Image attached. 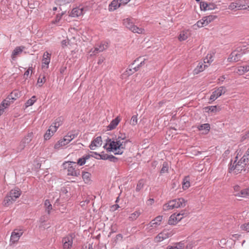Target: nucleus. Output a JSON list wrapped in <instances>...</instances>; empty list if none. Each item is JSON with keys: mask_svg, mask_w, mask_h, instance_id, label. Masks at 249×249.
I'll return each instance as SVG.
<instances>
[{"mask_svg": "<svg viewBox=\"0 0 249 249\" xmlns=\"http://www.w3.org/2000/svg\"><path fill=\"white\" fill-rule=\"evenodd\" d=\"M128 142L125 133H119L117 137L112 140L111 139L107 140L106 143L104 148L107 151L112 152L115 155H121L125 148V145Z\"/></svg>", "mask_w": 249, "mask_h": 249, "instance_id": "nucleus-1", "label": "nucleus"}, {"mask_svg": "<svg viewBox=\"0 0 249 249\" xmlns=\"http://www.w3.org/2000/svg\"><path fill=\"white\" fill-rule=\"evenodd\" d=\"M186 205V201L183 198L175 199L169 201L163 206L164 211H168L175 208L183 207Z\"/></svg>", "mask_w": 249, "mask_h": 249, "instance_id": "nucleus-2", "label": "nucleus"}, {"mask_svg": "<svg viewBox=\"0 0 249 249\" xmlns=\"http://www.w3.org/2000/svg\"><path fill=\"white\" fill-rule=\"evenodd\" d=\"M64 168L67 169V175L68 176L78 177L80 174V171L76 169V163L72 161H66L63 163Z\"/></svg>", "mask_w": 249, "mask_h": 249, "instance_id": "nucleus-3", "label": "nucleus"}, {"mask_svg": "<svg viewBox=\"0 0 249 249\" xmlns=\"http://www.w3.org/2000/svg\"><path fill=\"white\" fill-rule=\"evenodd\" d=\"M245 46L243 47H239L237 49L233 51L228 58V61L230 62H237L241 59L243 53H245Z\"/></svg>", "mask_w": 249, "mask_h": 249, "instance_id": "nucleus-4", "label": "nucleus"}, {"mask_svg": "<svg viewBox=\"0 0 249 249\" xmlns=\"http://www.w3.org/2000/svg\"><path fill=\"white\" fill-rule=\"evenodd\" d=\"M124 25L131 31L135 33L142 34L144 32V29L142 28H139L137 26L133 24V23L130 18H126L123 20Z\"/></svg>", "mask_w": 249, "mask_h": 249, "instance_id": "nucleus-5", "label": "nucleus"}, {"mask_svg": "<svg viewBox=\"0 0 249 249\" xmlns=\"http://www.w3.org/2000/svg\"><path fill=\"white\" fill-rule=\"evenodd\" d=\"M33 137L32 132L29 133L20 142L19 145L16 149L17 152H20L22 151L26 145H27L32 141Z\"/></svg>", "mask_w": 249, "mask_h": 249, "instance_id": "nucleus-6", "label": "nucleus"}, {"mask_svg": "<svg viewBox=\"0 0 249 249\" xmlns=\"http://www.w3.org/2000/svg\"><path fill=\"white\" fill-rule=\"evenodd\" d=\"M187 213L181 212L178 213H174L172 214L168 220L169 225H176L178 222L180 221L184 216H186Z\"/></svg>", "mask_w": 249, "mask_h": 249, "instance_id": "nucleus-7", "label": "nucleus"}, {"mask_svg": "<svg viewBox=\"0 0 249 249\" xmlns=\"http://www.w3.org/2000/svg\"><path fill=\"white\" fill-rule=\"evenodd\" d=\"M23 231L21 229H15L11 233L10 239V245H12L17 243L20 237L22 235Z\"/></svg>", "mask_w": 249, "mask_h": 249, "instance_id": "nucleus-8", "label": "nucleus"}, {"mask_svg": "<svg viewBox=\"0 0 249 249\" xmlns=\"http://www.w3.org/2000/svg\"><path fill=\"white\" fill-rule=\"evenodd\" d=\"M226 91V89L225 87L223 86L220 87L212 92V94L210 97V100L212 101H214L218 97L224 94Z\"/></svg>", "mask_w": 249, "mask_h": 249, "instance_id": "nucleus-9", "label": "nucleus"}, {"mask_svg": "<svg viewBox=\"0 0 249 249\" xmlns=\"http://www.w3.org/2000/svg\"><path fill=\"white\" fill-rule=\"evenodd\" d=\"M87 10V8L84 7L82 5H80L78 7H76L72 9L71 13V16L72 17H78L83 15Z\"/></svg>", "mask_w": 249, "mask_h": 249, "instance_id": "nucleus-10", "label": "nucleus"}, {"mask_svg": "<svg viewBox=\"0 0 249 249\" xmlns=\"http://www.w3.org/2000/svg\"><path fill=\"white\" fill-rule=\"evenodd\" d=\"M63 247L64 249H70L73 243V238L71 236H67L62 239Z\"/></svg>", "mask_w": 249, "mask_h": 249, "instance_id": "nucleus-11", "label": "nucleus"}, {"mask_svg": "<svg viewBox=\"0 0 249 249\" xmlns=\"http://www.w3.org/2000/svg\"><path fill=\"white\" fill-rule=\"evenodd\" d=\"M238 10H249V1L246 0H236V3Z\"/></svg>", "mask_w": 249, "mask_h": 249, "instance_id": "nucleus-12", "label": "nucleus"}, {"mask_svg": "<svg viewBox=\"0 0 249 249\" xmlns=\"http://www.w3.org/2000/svg\"><path fill=\"white\" fill-rule=\"evenodd\" d=\"M249 71V64L237 67L235 69L234 72L240 75H243Z\"/></svg>", "mask_w": 249, "mask_h": 249, "instance_id": "nucleus-13", "label": "nucleus"}, {"mask_svg": "<svg viewBox=\"0 0 249 249\" xmlns=\"http://www.w3.org/2000/svg\"><path fill=\"white\" fill-rule=\"evenodd\" d=\"M102 143V138L101 136H98L91 142V143L89 145V148L91 150H95L97 147H100Z\"/></svg>", "mask_w": 249, "mask_h": 249, "instance_id": "nucleus-14", "label": "nucleus"}, {"mask_svg": "<svg viewBox=\"0 0 249 249\" xmlns=\"http://www.w3.org/2000/svg\"><path fill=\"white\" fill-rule=\"evenodd\" d=\"M25 49V47L23 46L16 47L13 51L11 54V59L12 60H15L17 57L19 56Z\"/></svg>", "mask_w": 249, "mask_h": 249, "instance_id": "nucleus-15", "label": "nucleus"}, {"mask_svg": "<svg viewBox=\"0 0 249 249\" xmlns=\"http://www.w3.org/2000/svg\"><path fill=\"white\" fill-rule=\"evenodd\" d=\"M51 53H49L48 52H46L44 53L42 59V68H46L47 69L49 66V64L50 62V58H51Z\"/></svg>", "mask_w": 249, "mask_h": 249, "instance_id": "nucleus-16", "label": "nucleus"}, {"mask_svg": "<svg viewBox=\"0 0 249 249\" xmlns=\"http://www.w3.org/2000/svg\"><path fill=\"white\" fill-rule=\"evenodd\" d=\"M170 235V233L168 231H163L155 237V240L157 242H161L163 240L168 238Z\"/></svg>", "mask_w": 249, "mask_h": 249, "instance_id": "nucleus-17", "label": "nucleus"}, {"mask_svg": "<svg viewBox=\"0 0 249 249\" xmlns=\"http://www.w3.org/2000/svg\"><path fill=\"white\" fill-rule=\"evenodd\" d=\"M208 65L205 64L203 62H199L196 67L193 71V74L196 75L199 73L203 71L206 68L208 67Z\"/></svg>", "mask_w": 249, "mask_h": 249, "instance_id": "nucleus-18", "label": "nucleus"}, {"mask_svg": "<svg viewBox=\"0 0 249 249\" xmlns=\"http://www.w3.org/2000/svg\"><path fill=\"white\" fill-rule=\"evenodd\" d=\"M191 36V31L189 30H185L181 31L178 37L180 41L186 40Z\"/></svg>", "mask_w": 249, "mask_h": 249, "instance_id": "nucleus-19", "label": "nucleus"}, {"mask_svg": "<svg viewBox=\"0 0 249 249\" xmlns=\"http://www.w3.org/2000/svg\"><path fill=\"white\" fill-rule=\"evenodd\" d=\"M8 195L10 196V197H12L15 201L20 196L21 192L19 189L15 188L11 190Z\"/></svg>", "mask_w": 249, "mask_h": 249, "instance_id": "nucleus-20", "label": "nucleus"}, {"mask_svg": "<svg viewBox=\"0 0 249 249\" xmlns=\"http://www.w3.org/2000/svg\"><path fill=\"white\" fill-rule=\"evenodd\" d=\"M62 119L61 117L57 118L54 122L51 125L53 131H56L57 128L62 124Z\"/></svg>", "mask_w": 249, "mask_h": 249, "instance_id": "nucleus-21", "label": "nucleus"}, {"mask_svg": "<svg viewBox=\"0 0 249 249\" xmlns=\"http://www.w3.org/2000/svg\"><path fill=\"white\" fill-rule=\"evenodd\" d=\"M121 4L120 3V0H113L111 3L109 5V11H114L117 9L118 8L120 7Z\"/></svg>", "mask_w": 249, "mask_h": 249, "instance_id": "nucleus-22", "label": "nucleus"}, {"mask_svg": "<svg viewBox=\"0 0 249 249\" xmlns=\"http://www.w3.org/2000/svg\"><path fill=\"white\" fill-rule=\"evenodd\" d=\"M162 219V216H158L154 219L152 220L150 223V227H156L158 225H160V222Z\"/></svg>", "mask_w": 249, "mask_h": 249, "instance_id": "nucleus-23", "label": "nucleus"}, {"mask_svg": "<svg viewBox=\"0 0 249 249\" xmlns=\"http://www.w3.org/2000/svg\"><path fill=\"white\" fill-rule=\"evenodd\" d=\"M20 96V92L18 90H14L6 98L7 100H12L13 101L16 100Z\"/></svg>", "mask_w": 249, "mask_h": 249, "instance_id": "nucleus-24", "label": "nucleus"}, {"mask_svg": "<svg viewBox=\"0 0 249 249\" xmlns=\"http://www.w3.org/2000/svg\"><path fill=\"white\" fill-rule=\"evenodd\" d=\"M121 119L119 117H116L115 119L113 120L108 126V130H112L114 129L120 122Z\"/></svg>", "mask_w": 249, "mask_h": 249, "instance_id": "nucleus-25", "label": "nucleus"}, {"mask_svg": "<svg viewBox=\"0 0 249 249\" xmlns=\"http://www.w3.org/2000/svg\"><path fill=\"white\" fill-rule=\"evenodd\" d=\"M141 214V211L140 210H138L129 215L128 220L131 221H134L139 217Z\"/></svg>", "mask_w": 249, "mask_h": 249, "instance_id": "nucleus-26", "label": "nucleus"}, {"mask_svg": "<svg viewBox=\"0 0 249 249\" xmlns=\"http://www.w3.org/2000/svg\"><path fill=\"white\" fill-rule=\"evenodd\" d=\"M108 44L107 42H102L99 45L96 46L97 50L98 52H102L107 49Z\"/></svg>", "mask_w": 249, "mask_h": 249, "instance_id": "nucleus-27", "label": "nucleus"}, {"mask_svg": "<svg viewBox=\"0 0 249 249\" xmlns=\"http://www.w3.org/2000/svg\"><path fill=\"white\" fill-rule=\"evenodd\" d=\"M236 161V160L234 161L233 163L231 162L229 169L230 172H233L235 174H237L240 171H242V169H237L235 167Z\"/></svg>", "mask_w": 249, "mask_h": 249, "instance_id": "nucleus-28", "label": "nucleus"}, {"mask_svg": "<svg viewBox=\"0 0 249 249\" xmlns=\"http://www.w3.org/2000/svg\"><path fill=\"white\" fill-rule=\"evenodd\" d=\"M82 177L85 183H88L90 181L91 174L89 172H83Z\"/></svg>", "mask_w": 249, "mask_h": 249, "instance_id": "nucleus-29", "label": "nucleus"}, {"mask_svg": "<svg viewBox=\"0 0 249 249\" xmlns=\"http://www.w3.org/2000/svg\"><path fill=\"white\" fill-rule=\"evenodd\" d=\"M236 196L242 197L249 196V188L241 190L240 194H236Z\"/></svg>", "mask_w": 249, "mask_h": 249, "instance_id": "nucleus-30", "label": "nucleus"}, {"mask_svg": "<svg viewBox=\"0 0 249 249\" xmlns=\"http://www.w3.org/2000/svg\"><path fill=\"white\" fill-rule=\"evenodd\" d=\"M78 134V132L77 131L74 130L71 132H69L67 133L66 136V138L70 139V142H71L73 139L76 138Z\"/></svg>", "mask_w": 249, "mask_h": 249, "instance_id": "nucleus-31", "label": "nucleus"}, {"mask_svg": "<svg viewBox=\"0 0 249 249\" xmlns=\"http://www.w3.org/2000/svg\"><path fill=\"white\" fill-rule=\"evenodd\" d=\"M9 105V101L5 100L0 105V116L3 113L4 109Z\"/></svg>", "mask_w": 249, "mask_h": 249, "instance_id": "nucleus-32", "label": "nucleus"}, {"mask_svg": "<svg viewBox=\"0 0 249 249\" xmlns=\"http://www.w3.org/2000/svg\"><path fill=\"white\" fill-rule=\"evenodd\" d=\"M55 132L56 131H53V129L50 126L49 128L46 131V133L44 134V139L46 140H49Z\"/></svg>", "mask_w": 249, "mask_h": 249, "instance_id": "nucleus-33", "label": "nucleus"}, {"mask_svg": "<svg viewBox=\"0 0 249 249\" xmlns=\"http://www.w3.org/2000/svg\"><path fill=\"white\" fill-rule=\"evenodd\" d=\"M14 201L15 200H14V199L12 197H10V196L8 195L5 197L3 202V204L5 206H8L12 204Z\"/></svg>", "mask_w": 249, "mask_h": 249, "instance_id": "nucleus-34", "label": "nucleus"}, {"mask_svg": "<svg viewBox=\"0 0 249 249\" xmlns=\"http://www.w3.org/2000/svg\"><path fill=\"white\" fill-rule=\"evenodd\" d=\"M198 129L200 131L204 130L205 133H207L210 130V125L208 124H204L199 125Z\"/></svg>", "mask_w": 249, "mask_h": 249, "instance_id": "nucleus-35", "label": "nucleus"}, {"mask_svg": "<svg viewBox=\"0 0 249 249\" xmlns=\"http://www.w3.org/2000/svg\"><path fill=\"white\" fill-rule=\"evenodd\" d=\"M190 186L189 177H185L182 182V188L184 190L188 189Z\"/></svg>", "mask_w": 249, "mask_h": 249, "instance_id": "nucleus-36", "label": "nucleus"}, {"mask_svg": "<svg viewBox=\"0 0 249 249\" xmlns=\"http://www.w3.org/2000/svg\"><path fill=\"white\" fill-rule=\"evenodd\" d=\"M213 56L212 54H208L206 57L204 59L203 63L208 66L211 62L213 61Z\"/></svg>", "mask_w": 249, "mask_h": 249, "instance_id": "nucleus-37", "label": "nucleus"}, {"mask_svg": "<svg viewBox=\"0 0 249 249\" xmlns=\"http://www.w3.org/2000/svg\"><path fill=\"white\" fill-rule=\"evenodd\" d=\"M46 77L44 74L40 75L38 78L37 84L39 87H41L42 85L46 82Z\"/></svg>", "mask_w": 249, "mask_h": 249, "instance_id": "nucleus-38", "label": "nucleus"}, {"mask_svg": "<svg viewBox=\"0 0 249 249\" xmlns=\"http://www.w3.org/2000/svg\"><path fill=\"white\" fill-rule=\"evenodd\" d=\"M44 205L46 207V211L47 213L49 214L50 213L51 211L52 210L53 207L52 205L51 204L50 201L48 199H46L44 202Z\"/></svg>", "mask_w": 249, "mask_h": 249, "instance_id": "nucleus-39", "label": "nucleus"}, {"mask_svg": "<svg viewBox=\"0 0 249 249\" xmlns=\"http://www.w3.org/2000/svg\"><path fill=\"white\" fill-rule=\"evenodd\" d=\"M89 156L87 155L85 157L79 158L77 160V164L80 166L84 165L86 163V160L89 159Z\"/></svg>", "mask_w": 249, "mask_h": 249, "instance_id": "nucleus-40", "label": "nucleus"}, {"mask_svg": "<svg viewBox=\"0 0 249 249\" xmlns=\"http://www.w3.org/2000/svg\"><path fill=\"white\" fill-rule=\"evenodd\" d=\"M140 60H141L140 64V65H138V67H137V68L136 67H133V66L134 65V64H133L131 65V68L134 70V71H132V72H134V71H138V69L139 68L140 65H142V64L144 63V59H142V57H140V58H138L137 60H135L134 62L135 63L139 62L140 61Z\"/></svg>", "mask_w": 249, "mask_h": 249, "instance_id": "nucleus-41", "label": "nucleus"}, {"mask_svg": "<svg viewBox=\"0 0 249 249\" xmlns=\"http://www.w3.org/2000/svg\"><path fill=\"white\" fill-rule=\"evenodd\" d=\"M217 17L215 15H209L208 16L204 17V18L206 21L205 23L208 25L212 21H213Z\"/></svg>", "mask_w": 249, "mask_h": 249, "instance_id": "nucleus-42", "label": "nucleus"}, {"mask_svg": "<svg viewBox=\"0 0 249 249\" xmlns=\"http://www.w3.org/2000/svg\"><path fill=\"white\" fill-rule=\"evenodd\" d=\"M75 0H55L56 3L57 4L60 5H65L66 4L70 3L73 2Z\"/></svg>", "mask_w": 249, "mask_h": 249, "instance_id": "nucleus-43", "label": "nucleus"}, {"mask_svg": "<svg viewBox=\"0 0 249 249\" xmlns=\"http://www.w3.org/2000/svg\"><path fill=\"white\" fill-rule=\"evenodd\" d=\"M66 145L65 142H63L62 139L58 141L54 145V148L55 149H59L61 147Z\"/></svg>", "mask_w": 249, "mask_h": 249, "instance_id": "nucleus-44", "label": "nucleus"}, {"mask_svg": "<svg viewBox=\"0 0 249 249\" xmlns=\"http://www.w3.org/2000/svg\"><path fill=\"white\" fill-rule=\"evenodd\" d=\"M36 101V97L35 96H33L30 99L28 100L26 102V107H28L29 106H32Z\"/></svg>", "mask_w": 249, "mask_h": 249, "instance_id": "nucleus-45", "label": "nucleus"}, {"mask_svg": "<svg viewBox=\"0 0 249 249\" xmlns=\"http://www.w3.org/2000/svg\"><path fill=\"white\" fill-rule=\"evenodd\" d=\"M168 171V165L167 162H163L162 164V167L160 171V174H164L165 173H167Z\"/></svg>", "mask_w": 249, "mask_h": 249, "instance_id": "nucleus-46", "label": "nucleus"}, {"mask_svg": "<svg viewBox=\"0 0 249 249\" xmlns=\"http://www.w3.org/2000/svg\"><path fill=\"white\" fill-rule=\"evenodd\" d=\"M205 23H206V21H205V19L204 18H203L201 19L198 20L196 22V25L199 28L202 27L207 25V24H206Z\"/></svg>", "mask_w": 249, "mask_h": 249, "instance_id": "nucleus-47", "label": "nucleus"}, {"mask_svg": "<svg viewBox=\"0 0 249 249\" xmlns=\"http://www.w3.org/2000/svg\"><path fill=\"white\" fill-rule=\"evenodd\" d=\"M137 123H138L137 115L132 116L131 118L130 121V124L134 126L137 124Z\"/></svg>", "mask_w": 249, "mask_h": 249, "instance_id": "nucleus-48", "label": "nucleus"}, {"mask_svg": "<svg viewBox=\"0 0 249 249\" xmlns=\"http://www.w3.org/2000/svg\"><path fill=\"white\" fill-rule=\"evenodd\" d=\"M94 154L97 155L99 157V158H97L98 159H102L104 160H108V158H109V155L106 154H97L96 152H94Z\"/></svg>", "mask_w": 249, "mask_h": 249, "instance_id": "nucleus-49", "label": "nucleus"}, {"mask_svg": "<svg viewBox=\"0 0 249 249\" xmlns=\"http://www.w3.org/2000/svg\"><path fill=\"white\" fill-rule=\"evenodd\" d=\"M249 160V155L246 153L240 160L241 161V163H244L246 164V162H247Z\"/></svg>", "mask_w": 249, "mask_h": 249, "instance_id": "nucleus-50", "label": "nucleus"}, {"mask_svg": "<svg viewBox=\"0 0 249 249\" xmlns=\"http://www.w3.org/2000/svg\"><path fill=\"white\" fill-rule=\"evenodd\" d=\"M208 3L205 2H201L200 3V8L202 10H208Z\"/></svg>", "mask_w": 249, "mask_h": 249, "instance_id": "nucleus-51", "label": "nucleus"}, {"mask_svg": "<svg viewBox=\"0 0 249 249\" xmlns=\"http://www.w3.org/2000/svg\"><path fill=\"white\" fill-rule=\"evenodd\" d=\"M32 67H30L28 68V69L25 72L24 74V78L25 79H27L29 76V75H30V71H32Z\"/></svg>", "mask_w": 249, "mask_h": 249, "instance_id": "nucleus-52", "label": "nucleus"}, {"mask_svg": "<svg viewBox=\"0 0 249 249\" xmlns=\"http://www.w3.org/2000/svg\"><path fill=\"white\" fill-rule=\"evenodd\" d=\"M206 109H208V111L211 112H216L217 111V107L215 106H209L205 108Z\"/></svg>", "mask_w": 249, "mask_h": 249, "instance_id": "nucleus-53", "label": "nucleus"}, {"mask_svg": "<svg viewBox=\"0 0 249 249\" xmlns=\"http://www.w3.org/2000/svg\"><path fill=\"white\" fill-rule=\"evenodd\" d=\"M208 10H214L217 8L216 5L213 3H208Z\"/></svg>", "mask_w": 249, "mask_h": 249, "instance_id": "nucleus-54", "label": "nucleus"}, {"mask_svg": "<svg viewBox=\"0 0 249 249\" xmlns=\"http://www.w3.org/2000/svg\"><path fill=\"white\" fill-rule=\"evenodd\" d=\"M233 190H234L233 193H234V195L235 196H236V194H240V192L241 190H240L239 186H238V185L234 186L233 187Z\"/></svg>", "mask_w": 249, "mask_h": 249, "instance_id": "nucleus-55", "label": "nucleus"}, {"mask_svg": "<svg viewBox=\"0 0 249 249\" xmlns=\"http://www.w3.org/2000/svg\"><path fill=\"white\" fill-rule=\"evenodd\" d=\"M235 3H236V0L233 2L231 3L229 6V9L231 10H233L236 8L237 9V5Z\"/></svg>", "mask_w": 249, "mask_h": 249, "instance_id": "nucleus-56", "label": "nucleus"}, {"mask_svg": "<svg viewBox=\"0 0 249 249\" xmlns=\"http://www.w3.org/2000/svg\"><path fill=\"white\" fill-rule=\"evenodd\" d=\"M241 228L244 231L249 232V222L247 224L241 225Z\"/></svg>", "mask_w": 249, "mask_h": 249, "instance_id": "nucleus-57", "label": "nucleus"}, {"mask_svg": "<svg viewBox=\"0 0 249 249\" xmlns=\"http://www.w3.org/2000/svg\"><path fill=\"white\" fill-rule=\"evenodd\" d=\"M143 183L142 181H139L137 185L136 190L138 192L143 187Z\"/></svg>", "mask_w": 249, "mask_h": 249, "instance_id": "nucleus-58", "label": "nucleus"}, {"mask_svg": "<svg viewBox=\"0 0 249 249\" xmlns=\"http://www.w3.org/2000/svg\"><path fill=\"white\" fill-rule=\"evenodd\" d=\"M174 246L176 248H177V249H182L184 247V243L179 242L176 244Z\"/></svg>", "mask_w": 249, "mask_h": 249, "instance_id": "nucleus-59", "label": "nucleus"}, {"mask_svg": "<svg viewBox=\"0 0 249 249\" xmlns=\"http://www.w3.org/2000/svg\"><path fill=\"white\" fill-rule=\"evenodd\" d=\"M100 53V52H98L97 50V47H95V48L93 50H91L89 52V53H90V55H94L98 53Z\"/></svg>", "mask_w": 249, "mask_h": 249, "instance_id": "nucleus-60", "label": "nucleus"}, {"mask_svg": "<svg viewBox=\"0 0 249 249\" xmlns=\"http://www.w3.org/2000/svg\"><path fill=\"white\" fill-rule=\"evenodd\" d=\"M111 161L116 162L117 160V158L113 155H109V158H108Z\"/></svg>", "mask_w": 249, "mask_h": 249, "instance_id": "nucleus-61", "label": "nucleus"}, {"mask_svg": "<svg viewBox=\"0 0 249 249\" xmlns=\"http://www.w3.org/2000/svg\"><path fill=\"white\" fill-rule=\"evenodd\" d=\"M241 161L240 160L238 161V162L237 163L235 164V167L237 169H242V170L243 169V166H241Z\"/></svg>", "mask_w": 249, "mask_h": 249, "instance_id": "nucleus-62", "label": "nucleus"}, {"mask_svg": "<svg viewBox=\"0 0 249 249\" xmlns=\"http://www.w3.org/2000/svg\"><path fill=\"white\" fill-rule=\"evenodd\" d=\"M63 15V14L62 13L61 14H58L56 15V18H55L56 22L59 21V20L61 19Z\"/></svg>", "mask_w": 249, "mask_h": 249, "instance_id": "nucleus-63", "label": "nucleus"}, {"mask_svg": "<svg viewBox=\"0 0 249 249\" xmlns=\"http://www.w3.org/2000/svg\"><path fill=\"white\" fill-rule=\"evenodd\" d=\"M62 140L64 142H65V143L66 145H67V144H68L70 142V139H69L68 138H66V136H65L64 137V138L62 139Z\"/></svg>", "mask_w": 249, "mask_h": 249, "instance_id": "nucleus-64", "label": "nucleus"}]
</instances>
